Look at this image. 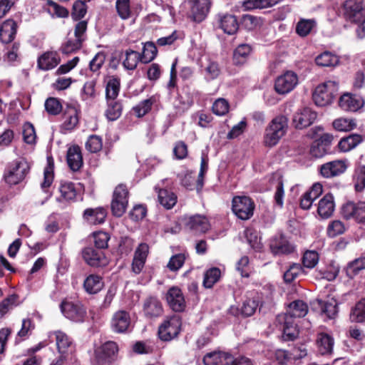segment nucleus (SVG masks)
Here are the masks:
<instances>
[{"instance_id": "nucleus-60", "label": "nucleus", "mask_w": 365, "mask_h": 365, "mask_svg": "<svg viewBox=\"0 0 365 365\" xmlns=\"http://www.w3.org/2000/svg\"><path fill=\"white\" fill-rule=\"evenodd\" d=\"M345 231V226L340 220H334L329 223L327 227V235L330 237H334L341 235Z\"/></svg>"}, {"instance_id": "nucleus-37", "label": "nucleus", "mask_w": 365, "mask_h": 365, "mask_svg": "<svg viewBox=\"0 0 365 365\" xmlns=\"http://www.w3.org/2000/svg\"><path fill=\"white\" fill-rule=\"evenodd\" d=\"M315 308H319L322 314L328 319H333L337 314L336 303L333 299L324 301L317 299L314 303Z\"/></svg>"}, {"instance_id": "nucleus-14", "label": "nucleus", "mask_w": 365, "mask_h": 365, "mask_svg": "<svg viewBox=\"0 0 365 365\" xmlns=\"http://www.w3.org/2000/svg\"><path fill=\"white\" fill-rule=\"evenodd\" d=\"M317 114L309 108L298 110L293 115L292 123L297 129H303L311 125L316 120Z\"/></svg>"}, {"instance_id": "nucleus-33", "label": "nucleus", "mask_w": 365, "mask_h": 365, "mask_svg": "<svg viewBox=\"0 0 365 365\" xmlns=\"http://www.w3.org/2000/svg\"><path fill=\"white\" fill-rule=\"evenodd\" d=\"M334 344V339L328 334L319 333L317 335V346L321 355H330L333 351Z\"/></svg>"}, {"instance_id": "nucleus-19", "label": "nucleus", "mask_w": 365, "mask_h": 365, "mask_svg": "<svg viewBox=\"0 0 365 365\" xmlns=\"http://www.w3.org/2000/svg\"><path fill=\"white\" fill-rule=\"evenodd\" d=\"M143 312L148 319L159 317L163 312L162 303L155 297H147L143 302Z\"/></svg>"}, {"instance_id": "nucleus-25", "label": "nucleus", "mask_w": 365, "mask_h": 365, "mask_svg": "<svg viewBox=\"0 0 365 365\" xmlns=\"http://www.w3.org/2000/svg\"><path fill=\"white\" fill-rule=\"evenodd\" d=\"M232 361V356L222 351L208 353L203 358L205 365H230Z\"/></svg>"}, {"instance_id": "nucleus-61", "label": "nucleus", "mask_w": 365, "mask_h": 365, "mask_svg": "<svg viewBox=\"0 0 365 365\" xmlns=\"http://www.w3.org/2000/svg\"><path fill=\"white\" fill-rule=\"evenodd\" d=\"M319 261V255L315 251H307L302 257V263L304 267L312 269L314 267Z\"/></svg>"}, {"instance_id": "nucleus-3", "label": "nucleus", "mask_w": 365, "mask_h": 365, "mask_svg": "<svg viewBox=\"0 0 365 365\" xmlns=\"http://www.w3.org/2000/svg\"><path fill=\"white\" fill-rule=\"evenodd\" d=\"M30 170L29 162L24 159L15 160L6 166L4 179L10 185H15L22 182Z\"/></svg>"}, {"instance_id": "nucleus-15", "label": "nucleus", "mask_w": 365, "mask_h": 365, "mask_svg": "<svg viewBox=\"0 0 365 365\" xmlns=\"http://www.w3.org/2000/svg\"><path fill=\"white\" fill-rule=\"evenodd\" d=\"M349 163L347 160H336L323 164L320 168L321 175L326 178L338 176L344 173Z\"/></svg>"}, {"instance_id": "nucleus-10", "label": "nucleus", "mask_w": 365, "mask_h": 365, "mask_svg": "<svg viewBox=\"0 0 365 365\" xmlns=\"http://www.w3.org/2000/svg\"><path fill=\"white\" fill-rule=\"evenodd\" d=\"M255 205L247 196H236L232 199L233 212L242 220H248L253 215Z\"/></svg>"}, {"instance_id": "nucleus-28", "label": "nucleus", "mask_w": 365, "mask_h": 365, "mask_svg": "<svg viewBox=\"0 0 365 365\" xmlns=\"http://www.w3.org/2000/svg\"><path fill=\"white\" fill-rule=\"evenodd\" d=\"M269 247L274 255L289 254L294 251V247L282 235L274 237Z\"/></svg>"}, {"instance_id": "nucleus-34", "label": "nucleus", "mask_w": 365, "mask_h": 365, "mask_svg": "<svg viewBox=\"0 0 365 365\" xmlns=\"http://www.w3.org/2000/svg\"><path fill=\"white\" fill-rule=\"evenodd\" d=\"M193 98L190 92L187 91L182 92L174 103L176 113L179 115L184 113L193 105Z\"/></svg>"}, {"instance_id": "nucleus-50", "label": "nucleus", "mask_w": 365, "mask_h": 365, "mask_svg": "<svg viewBox=\"0 0 365 365\" xmlns=\"http://www.w3.org/2000/svg\"><path fill=\"white\" fill-rule=\"evenodd\" d=\"M333 127L338 131L348 132L356 127V123L353 118H339L334 120Z\"/></svg>"}, {"instance_id": "nucleus-58", "label": "nucleus", "mask_w": 365, "mask_h": 365, "mask_svg": "<svg viewBox=\"0 0 365 365\" xmlns=\"http://www.w3.org/2000/svg\"><path fill=\"white\" fill-rule=\"evenodd\" d=\"M230 108V104L228 101L222 98H220L215 101L212 106V110L214 114L223 116L226 115Z\"/></svg>"}, {"instance_id": "nucleus-39", "label": "nucleus", "mask_w": 365, "mask_h": 365, "mask_svg": "<svg viewBox=\"0 0 365 365\" xmlns=\"http://www.w3.org/2000/svg\"><path fill=\"white\" fill-rule=\"evenodd\" d=\"M222 277L220 268L212 267L204 272L202 285L206 289H211L217 283Z\"/></svg>"}, {"instance_id": "nucleus-35", "label": "nucleus", "mask_w": 365, "mask_h": 365, "mask_svg": "<svg viewBox=\"0 0 365 365\" xmlns=\"http://www.w3.org/2000/svg\"><path fill=\"white\" fill-rule=\"evenodd\" d=\"M120 58L123 67L129 71L135 70L139 61H141L140 53L132 49H127L123 51Z\"/></svg>"}, {"instance_id": "nucleus-63", "label": "nucleus", "mask_w": 365, "mask_h": 365, "mask_svg": "<svg viewBox=\"0 0 365 365\" xmlns=\"http://www.w3.org/2000/svg\"><path fill=\"white\" fill-rule=\"evenodd\" d=\"M354 182L357 191H362L365 188V165H361L356 169Z\"/></svg>"}, {"instance_id": "nucleus-21", "label": "nucleus", "mask_w": 365, "mask_h": 365, "mask_svg": "<svg viewBox=\"0 0 365 365\" xmlns=\"http://www.w3.org/2000/svg\"><path fill=\"white\" fill-rule=\"evenodd\" d=\"M192 5L191 8V15L193 21L196 22L202 21L209 13L211 1L210 0H191Z\"/></svg>"}, {"instance_id": "nucleus-36", "label": "nucleus", "mask_w": 365, "mask_h": 365, "mask_svg": "<svg viewBox=\"0 0 365 365\" xmlns=\"http://www.w3.org/2000/svg\"><path fill=\"white\" fill-rule=\"evenodd\" d=\"M67 163L73 171L78 170L83 165L81 149L77 145L70 147L67 152Z\"/></svg>"}, {"instance_id": "nucleus-62", "label": "nucleus", "mask_w": 365, "mask_h": 365, "mask_svg": "<svg viewBox=\"0 0 365 365\" xmlns=\"http://www.w3.org/2000/svg\"><path fill=\"white\" fill-rule=\"evenodd\" d=\"M17 296L10 295L0 303V319H1L10 309L16 306Z\"/></svg>"}, {"instance_id": "nucleus-32", "label": "nucleus", "mask_w": 365, "mask_h": 365, "mask_svg": "<svg viewBox=\"0 0 365 365\" xmlns=\"http://www.w3.org/2000/svg\"><path fill=\"white\" fill-rule=\"evenodd\" d=\"M219 24L223 31L229 35L235 34L239 27L237 18L232 14L220 15Z\"/></svg>"}, {"instance_id": "nucleus-22", "label": "nucleus", "mask_w": 365, "mask_h": 365, "mask_svg": "<svg viewBox=\"0 0 365 365\" xmlns=\"http://www.w3.org/2000/svg\"><path fill=\"white\" fill-rule=\"evenodd\" d=\"M130 324V317L128 312L120 310L116 312L111 320V327L115 332H125Z\"/></svg>"}, {"instance_id": "nucleus-56", "label": "nucleus", "mask_w": 365, "mask_h": 365, "mask_svg": "<svg viewBox=\"0 0 365 365\" xmlns=\"http://www.w3.org/2000/svg\"><path fill=\"white\" fill-rule=\"evenodd\" d=\"M241 24L245 29L252 31L261 25L262 21L259 17L250 14H245L242 17Z\"/></svg>"}, {"instance_id": "nucleus-26", "label": "nucleus", "mask_w": 365, "mask_h": 365, "mask_svg": "<svg viewBox=\"0 0 365 365\" xmlns=\"http://www.w3.org/2000/svg\"><path fill=\"white\" fill-rule=\"evenodd\" d=\"M106 215V210L99 207L85 210L83 217L89 225H101L105 222Z\"/></svg>"}, {"instance_id": "nucleus-17", "label": "nucleus", "mask_w": 365, "mask_h": 365, "mask_svg": "<svg viewBox=\"0 0 365 365\" xmlns=\"http://www.w3.org/2000/svg\"><path fill=\"white\" fill-rule=\"evenodd\" d=\"M52 335L55 336L56 346L61 357L66 359L67 356L72 353L73 346L71 338L61 331H55L50 333L49 337Z\"/></svg>"}, {"instance_id": "nucleus-64", "label": "nucleus", "mask_w": 365, "mask_h": 365, "mask_svg": "<svg viewBox=\"0 0 365 365\" xmlns=\"http://www.w3.org/2000/svg\"><path fill=\"white\" fill-rule=\"evenodd\" d=\"M45 108L49 114L57 115L61 111L62 106L57 98H49L45 102Z\"/></svg>"}, {"instance_id": "nucleus-12", "label": "nucleus", "mask_w": 365, "mask_h": 365, "mask_svg": "<svg viewBox=\"0 0 365 365\" xmlns=\"http://www.w3.org/2000/svg\"><path fill=\"white\" fill-rule=\"evenodd\" d=\"M118 347L114 341H107L96 351L97 365H110L113 356L118 352Z\"/></svg>"}, {"instance_id": "nucleus-53", "label": "nucleus", "mask_w": 365, "mask_h": 365, "mask_svg": "<svg viewBox=\"0 0 365 365\" xmlns=\"http://www.w3.org/2000/svg\"><path fill=\"white\" fill-rule=\"evenodd\" d=\"M120 80L117 78H110L106 85V93L107 101L115 100L120 91Z\"/></svg>"}, {"instance_id": "nucleus-55", "label": "nucleus", "mask_w": 365, "mask_h": 365, "mask_svg": "<svg viewBox=\"0 0 365 365\" xmlns=\"http://www.w3.org/2000/svg\"><path fill=\"white\" fill-rule=\"evenodd\" d=\"M122 113V106L115 100L108 101V108L106 111V117L110 120L118 119Z\"/></svg>"}, {"instance_id": "nucleus-20", "label": "nucleus", "mask_w": 365, "mask_h": 365, "mask_svg": "<svg viewBox=\"0 0 365 365\" xmlns=\"http://www.w3.org/2000/svg\"><path fill=\"white\" fill-rule=\"evenodd\" d=\"M166 300L170 307L175 312H182L185 307V301L180 288L173 287L166 294Z\"/></svg>"}, {"instance_id": "nucleus-43", "label": "nucleus", "mask_w": 365, "mask_h": 365, "mask_svg": "<svg viewBox=\"0 0 365 365\" xmlns=\"http://www.w3.org/2000/svg\"><path fill=\"white\" fill-rule=\"evenodd\" d=\"M259 304V297L257 294H252V296L247 297L242 304L241 313L245 317L252 315Z\"/></svg>"}, {"instance_id": "nucleus-45", "label": "nucleus", "mask_w": 365, "mask_h": 365, "mask_svg": "<svg viewBox=\"0 0 365 365\" xmlns=\"http://www.w3.org/2000/svg\"><path fill=\"white\" fill-rule=\"evenodd\" d=\"M365 269V257H361L348 263L346 267V275L353 279L361 270Z\"/></svg>"}, {"instance_id": "nucleus-6", "label": "nucleus", "mask_w": 365, "mask_h": 365, "mask_svg": "<svg viewBox=\"0 0 365 365\" xmlns=\"http://www.w3.org/2000/svg\"><path fill=\"white\" fill-rule=\"evenodd\" d=\"M60 309L65 317L74 322H83L87 317L86 309L80 302L63 301Z\"/></svg>"}, {"instance_id": "nucleus-48", "label": "nucleus", "mask_w": 365, "mask_h": 365, "mask_svg": "<svg viewBox=\"0 0 365 365\" xmlns=\"http://www.w3.org/2000/svg\"><path fill=\"white\" fill-rule=\"evenodd\" d=\"M202 67V73L207 81L217 78L220 73L219 65L215 61L209 60Z\"/></svg>"}, {"instance_id": "nucleus-4", "label": "nucleus", "mask_w": 365, "mask_h": 365, "mask_svg": "<svg viewBox=\"0 0 365 365\" xmlns=\"http://www.w3.org/2000/svg\"><path fill=\"white\" fill-rule=\"evenodd\" d=\"M338 90V81H326L316 87L312 95L313 101L318 106H328L332 103Z\"/></svg>"}, {"instance_id": "nucleus-31", "label": "nucleus", "mask_w": 365, "mask_h": 365, "mask_svg": "<svg viewBox=\"0 0 365 365\" xmlns=\"http://www.w3.org/2000/svg\"><path fill=\"white\" fill-rule=\"evenodd\" d=\"M322 193V185L320 183H315L311 189L306 192L300 200V207L304 210H309L313 202Z\"/></svg>"}, {"instance_id": "nucleus-51", "label": "nucleus", "mask_w": 365, "mask_h": 365, "mask_svg": "<svg viewBox=\"0 0 365 365\" xmlns=\"http://www.w3.org/2000/svg\"><path fill=\"white\" fill-rule=\"evenodd\" d=\"M157 48L154 43L146 42L143 46V52L140 54L141 62L148 63L152 61L157 55Z\"/></svg>"}, {"instance_id": "nucleus-44", "label": "nucleus", "mask_w": 365, "mask_h": 365, "mask_svg": "<svg viewBox=\"0 0 365 365\" xmlns=\"http://www.w3.org/2000/svg\"><path fill=\"white\" fill-rule=\"evenodd\" d=\"M159 202L166 209H171L177 202V196L166 189H160L158 192Z\"/></svg>"}, {"instance_id": "nucleus-2", "label": "nucleus", "mask_w": 365, "mask_h": 365, "mask_svg": "<svg viewBox=\"0 0 365 365\" xmlns=\"http://www.w3.org/2000/svg\"><path fill=\"white\" fill-rule=\"evenodd\" d=\"M288 128L287 118L284 115L275 117L264 130V143L267 147L276 145L285 135Z\"/></svg>"}, {"instance_id": "nucleus-7", "label": "nucleus", "mask_w": 365, "mask_h": 365, "mask_svg": "<svg viewBox=\"0 0 365 365\" xmlns=\"http://www.w3.org/2000/svg\"><path fill=\"white\" fill-rule=\"evenodd\" d=\"M128 191L125 185H119L114 190L111 210L116 217H121L125 212L128 202Z\"/></svg>"}, {"instance_id": "nucleus-16", "label": "nucleus", "mask_w": 365, "mask_h": 365, "mask_svg": "<svg viewBox=\"0 0 365 365\" xmlns=\"http://www.w3.org/2000/svg\"><path fill=\"white\" fill-rule=\"evenodd\" d=\"M364 101L360 96L349 93L342 95L339 101L340 108L345 111L356 112L363 107Z\"/></svg>"}, {"instance_id": "nucleus-23", "label": "nucleus", "mask_w": 365, "mask_h": 365, "mask_svg": "<svg viewBox=\"0 0 365 365\" xmlns=\"http://www.w3.org/2000/svg\"><path fill=\"white\" fill-rule=\"evenodd\" d=\"M78 124V114L74 107H68L63 115V123L61 126L63 133L73 130Z\"/></svg>"}, {"instance_id": "nucleus-18", "label": "nucleus", "mask_w": 365, "mask_h": 365, "mask_svg": "<svg viewBox=\"0 0 365 365\" xmlns=\"http://www.w3.org/2000/svg\"><path fill=\"white\" fill-rule=\"evenodd\" d=\"M344 16L351 22L359 21L363 17V4L361 0H347L344 4Z\"/></svg>"}, {"instance_id": "nucleus-29", "label": "nucleus", "mask_w": 365, "mask_h": 365, "mask_svg": "<svg viewBox=\"0 0 365 365\" xmlns=\"http://www.w3.org/2000/svg\"><path fill=\"white\" fill-rule=\"evenodd\" d=\"M186 225L189 230L195 233H204L210 227V225L207 219L205 216L200 215H196L190 217Z\"/></svg>"}, {"instance_id": "nucleus-59", "label": "nucleus", "mask_w": 365, "mask_h": 365, "mask_svg": "<svg viewBox=\"0 0 365 365\" xmlns=\"http://www.w3.org/2000/svg\"><path fill=\"white\" fill-rule=\"evenodd\" d=\"M115 6L117 12L121 19H128L130 17V0H117Z\"/></svg>"}, {"instance_id": "nucleus-41", "label": "nucleus", "mask_w": 365, "mask_h": 365, "mask_svg": "<svg viewBox=\"0 0 365 365\" xmlns=\"http://www.w3.org/2000/svg\"><path fill=\"white\" fill-rule=\"evenodd\" d=\"M48 164L44 169L43 172V181L41 186L43 190L46 194V200H47L51 195L48 193V188L51 186L53 182L54 174H53V161L52 158L48 157L47 159Z\"/></svg>"}, {"instance_id": "nucleus-1", "label": "nucleus", "mask_w": 365, "mask_h": 365, "mask_svg": "<svg viewBox=\"0 0 365 365\" xmlns=\"http://www.w3.org/2000/svg\"><path fill=\"white\" fill-rule=\"evenodd\" d=\"M308 312V306L302 300H295L289 304L287 313L279 314L276 322L282 330V338L286 341H292L299 334L295 318L304 317Z\"/></svg>"}, {"instance_id": "nucleus-46", "label": "nucleus", "mask_w": 365, "mask_h": 365, "mask_svg": "<svg viewBox=\"0 0 365 365\" xmlns=\"http://www.w3.org/2000/svg\"><path fill=\"white\" fill-rule=\"evenodd\" d=\"M315 61L320 66H335L339 63V58L329 51H324L316 57Z\"/></svg>"}, {"instance_id": "nucleus-11", "label": "nucleus", "mask_w": 365, "mask_h": 365, "mask_svg": "<svg viewBox=\"0 0 365 365\" xmlns=\"http://www.w3.org/2000/svg\"><path fill=\"white\" fill-rule=\"evenodd\" d=\"M299 83L297 75L293 71H287L275 80L274 89L281 95L289 93Z\"/></svg>"}, {"instance_id": "nucleus-57", "label": "nucleus", "mask_w": 365, "mask_h": 365, "mask_svg": "<svg viewBox=\"0 0 365 365\" xmlns=\"http://www.w3.org/2000/svg\"><path fill=\"white\" fill-rule=\"evenodd\" d=\"M304 272V269L299 264L294 263L290 265L289 268L284 272V279L286 282H292L301 276Z\"/></svg>"}, {"instance_id": "nucleus-38", "label": "nucleus", "mask_w": 365, "mask_h": 365, "mask_svg": "<svg viewBox=\"0 0 365 365\" xmlns=\"http://www.w3.org/2000/svg\"><path fill=\"white\" fill-rule=\"evenodd\" d=\"M61 197L58 200L74 201L76 199L78 191L75 184L72 182H61L59 187Z\"/></svg>"}, {"instance_id": "nucleus-42", "label": "nucleus", "mask_w": 365, "mask_h": 365, "mask_svg": "<svg viewBox=\"0 0 365 365\" xmlns=\"http://www.w3.org/2000/svg\"><path fill=\"white\" fill-rule=\"evenodd\" d=\"M362 141L363 138L361 135L358 134L350 135L339 140L338 148L341 152H348L356 148Z\"/></svg>"}, {"instance_id": "nucleus-9", "label": "nucleus", "mask_w": 365, "mask_h": 365, "mask_svg": "<svg viewBox=\"0 0 365 365\" xmlns=\"http://www.w3.org/2000/svg\"><path fill=\"white\" fill-rule=\"evenodd\" d=\"M341 215L346 220L365 225V202H346L341 207Z\"/></svg>"}, {"instance_id": "nucleus-49", "label": "nucleus", "mask_w": 365, "mask_h": 365, "mask_svg": "<svg viewBox=\"0 0 365 365\" xmlns=\"http://www.w3.org/2000/svg\"><path fill=\"white\" fill-rule=\"evenodd\" d=\"M155 103V98L151 96L150 98L140 101L138 105L133 107V113L138 118L144 116L148 113Z\"/></svg>"}, {"instance_id": "nucleus-13", "label": "nucleus", "mask_w": 365, "mask_h": 365, "mask_svg": "<svg viewBox=\"0 0 365 365\" xmlns=\"http://www.w3.org/2000/svg\"><path fill=\"white\" fill-rule=\"evenodd\" d=\"M82 256L85 262L92 267H105L109 262L103 251L92 247L83 249Z\"/></svg>"}, {"instance_id": "nucleus-5", "label": "nucleus", "mask_w": 365, "mask_h": 365, "mask_svg": "<svg viewBox=\"0 0 365 365\" xmlns=\"http://www.w3.org/2000/svg\"><path fill=\"white\" fill-rule=\"evenodd\" d=\"M182 325L180 317L173 315L165 319L158 328V336L163 341H170L176 337Z\"/></svg>"}, {"instance_id": "nucleus-30", "label": "nucleus", "mask_w": 365, "mask_h": 365, "mask_svg": "<svg viewBox=\"0 0 365 365\" xmlns=\"http://www.w3.org/2000/svg\"><path fill=\"white\" fill-rule=\"evenodd\" d=\"M60 57L57 52L48 51L38 58V67L43 71L53 69L60 63Z\"/></svg>"}, {"instance_id": "nucleus-54", "label": "nucleus", "mask_w": 365, "mask_h": 365, "mask_svg": "<svg viewBox=\"0 0 365 365\" xmlns=\"http://www.w3.org/2000/svg\"><path fill=\"white\" fill-rule=\"evenodd\" d=\"M316 22L314 19H301L296 26V32L300 36H306L315 28Z\"/></svg>"}, {"instance_id": "nucleus-8", "label": "nucleus", "mask_w": 365, "mask_h": 365, "mask_svg": "<svg viewBox=\"0 0 365 365\" xmlns=\"http://www.w3.org/2000/svg\"><path fill=\"white\" fill-rule=\"evenodd\" d=\"M128 191L125 185H119L114 190L111 210L116 217H121L125 212L128 202Z\"/></svg>"}, {"instance_id": "nucleus-47", "label": "nucleus", "mask_w": 365, "mask_h": 365, "mask_svg": "<svg viewBox=\"0 0 365 365\" xmlns=\"http://www.w3.org/2000/svg\"><path fill=\"white\" fill-rule=\"evenodd\" d=\"M251 52L248 44H241L235 48L233 53V62L236 65L243 64Z\"/></svg>"}, {"instance_id": "nucleus-52", "label": "nucleus", "mask_w": 365, "mask_h": 365, "mask_svg": "<svg viewBox=\"0 0 365 365\" xmlns=\"http://www.w3.org/2000/svg\"><path fill=\"white\" fill-rule=\"evenodd\" d=\"M350 319L354 322H365V298L358 302L351 309Z\"/></svg>"}, {"instance_id": "nucleus-24", "label": "nucleus", "mask_w": 365, "mask_h": 365, "mask_svg": "<svg viewBox=\"0 0 365 365\" xmlns=\"http://www.w3.org/2000/svg\"><path fill=\"white\" fill-rule=\"evenodd\" d=\"M17 24L13 19L4 21L0 26V41L3 43L11 42L16 34Z\"/></svg>"}, {"instance_id": "nucleus-27", "label": "nucleus", "mask_w": 365, "mask_h": 365, "mask_svg": "<svg viewBox=\"0 0 365 365\" xmlns=\"http://www.w3.org/2000/svg\"><path fill=\"white\" fill-rule=\"evenodd\" d=\"M335 208L334 197L331 194L324 195L318 202L317 212L322 219L330 217Z\"/></svg>"}, {"instance_id": "nucleus-40", "label": "nucleus", "mask_w": 365, "mask_h": 365, "mask_svg": "<svg viewBox=\"0 0 365 365\" xmlns=\"http://www.w3.org/2000/svg\"><path fill=\"white\" fill-rule=\"evenodd\" d=\"M83 287L86 292L96 294L103 287L102 278L97 274H90L84 280Z\"/></svg>"}]
</instances>
